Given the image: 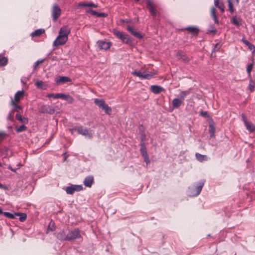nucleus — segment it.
<instances>
[{
    "label": "nucleus",
    "instance_id": "nucleus-31",
    "mask_svg": "<svg viewBox=\"0 0 255 255\" xmlns=\"http://www.w3.org/2000/svg\"><path fill=\"white\" fill-rule=\"evenodd\" d=\"M245 126L250 132H255V126L253 124L250 122L246 123Z\"/></svg>",
    "mask_w": 255,
    "mask_h": 255
},
{
    "label": "nucleus",
    "instance_id": "nucleus-41",
    "mask_svg": "<svg viewBox=\"0 0 255 255\" xmlns=\"http://www.w3.org/2000/svg\"><path fill=\"white\" fill-rule=\"evenodd\" d=\"M222 44L220 43H217L214 45V48L212 50L213 52L218 51L221 47Z\"/></svg>",
    "mask_w": 255,
    "mask_h": 255
},
{
    "label": "nucleus",
    "instance_id": "nucleus-33",
    "mask_svg": "<svg viewBox=\"0 0 255 255\" xmlns=\"http://www.w3.org/2000/svg\"><path fill=\"white\" fill-rule=\"evenodd\" d=\"M7 62V58L3 56L2 54H0V67L6 65Z\"/></svg>",
    "mask_w": 255,
    "mask_h": 255
},
{
    "label": "nucleus",
    "instance_id": "nucleus-30",
    "mask_svg": "<svg viewBox=\"0 0 255 255\" xmlns=\"http://www.w3.org/2000/svg\"><path fill=\"white\" fill-rule=\"evenodd\" d=\"M211 15L212 17L213 18L214 22L215 23L219 24V20L217 17V16L215 12V8L214 7H212L211 9Z\"/></svg>",
    "mask_w": 255,
    "mask_h": 255
},
{
    "label": "nucleus",
    "instance_id": "nucleus-5",
    "mask_svg": "<svg viewBox=\"0 0 255 255\" xmlns=\"http://www.w3.org/2000/svg\"><path fill=\"white\" fill-rule=\"evenodd\" d=\"M68 40V37H65L62 35H58L56 39L53 43V45L54 47H57L59 45L64 44Z\"/></svg>",
    "mask_w": 255,
    "mask_h": 255
},
{
    "label": "nucleus",
    "instance_id": "nucleus-45",
    "mask_svg": "<svg viewBox=\"0 0 255 255\" xmlns=\"http://www.w3.org/2000/svg\"><path fill=\"white\" fill-rule=\"evenodd\" d=\"M228 2L229 10L232 13L234 10L233 4H232V2L231 1V0H228Z\"/></svg>",
    "mask_w": 255,
    "mask_h": 255
},
{
    "label": "nucleus",
    "instance_id": "nucleus-64",
    "mask_svg": "<svg viewBox=\"0 0 255 255\" xmlns=\"http://www.w3.org/2000/svg\"><path fill=\"white\" fill-rule=\"evenodd\" d=\"M183 60L185 61H186V62H188L189 61V59H188L187 58H184Z\"/></svg>",
    "mask_w": 255,
    "mask_h": 255
},
{
    "label": "nucleus",
    "instance_id": "nucleus-57",
    "mask_svg": "<svg viewBox=\"0 0 255 255\" xmlns=\"http://www.w3.org/2000/svg\"><path fill=\"white\" fill-rule=\"evenodd\" d=\"M242 41L246 45H248L250 42H249L245 38H243L242 39Z\"/></svg>",
    "mask_w": 255,
    "mask_h": 255
},
{
    "label": "nucleus",
    "instance_id": "nucleus-29",
    "mask_svg": "<svg viewBox=\"0 0 255 255\" xmlns=\"http://www.w3.org/2000/svg\"><path fill=\"white\" fill-rule=\"evenodd\" d=\"M195 156H196V159L200 162H202L203 161H206L208 159L207 156L206 155H202L199 153H196L195 154Z\"/></svg>",
    "mask_w": 255,
    "mask_h": 255
},
{
    "label": "nucleus",
    "instance_id": "nucleus-6",
    "mask_svg": "<svg viewBox=\"0 0 255 255\" xmlns=\"http://www.w3.org/2000/svg\"><path fill=\"white\" fill-rule=\"evenodd\" d=\"M61 11L60 8L57 4L53 5L52 9V17L54 21H56L58 19L61 14Z\"/></svg>",
    "mask_w": 255,
    "mask_h": 255
},
{
    "label": "nucleus",
    "instance_id": "nucleus-13",
    "mask_svg": "<svg viewBox=\"0 0 255 255\" xmlns=\"http://www.w3.org/2000/svg\"><path fill=\"white\" fill-rule=\"evenodd\" d=\"M71 81V79L66 76H59L58 78H56L55 80V82L57 85Z\"/></svg>",
    "mask_w": 255,
    "mask_h": 255
},
{
    "label": "nucleus",
    "instance_id": "nucleus-27",
    "mask_svg": "<svg viewBox=\"0 0 255 255\" xmlns=\"http://www.w3.org/2000/svg\"><path fill=\"white\" fill-rule=\"evenodd\" d=\"M122 40L128 44H131L132 43V40L131 37L127 34H124L122 37Z\"/></svg>",
    "mask_w": 255,
    "mask_h": 255
},
{
    "label": "nucleus",
    "instance_id": "nucleus-19",
    "mask_svg": "<svg viewBox=\"0 0 255 255\" xmlns=\"http://www.w3.org/2000/svg\"><path fill=\"white\" fill-rule=\"evenodd\" d=\"M23 91H18L15 94L14 96V99H13V100H14V101H15V103H17L23 97Z\"/></svg>",
    "mask_w": 255,
    "mask_h": 255
},
{
    "label": "nucleus",
    "instance_id": "nucleus-3",
    "mask_svg": "<svg viewBox=\"0 0 255 255\" xmlns=\"http://www.w3.org/2000/svg\"><path fill=\"white\" fill-rule=\"evenodd\" d=\"M83 187L81 185H71L66 188L65 191L68 194H72L74 192L82 190Z\"/></svg>",
    "mask_w": 255,
    "mask_h": 255
},
{
    "label": "nucleus",
    "instance_id": "nucleus-39",
    "mask_svg": "<svg viewBox=\"0 0 255 255\" xmlns=\"http://www.w3.org/2000/svg\"><path fill=\"white\" fill-rule=\"evenodd\" d=\"M16 214H19V215H16V216H19V220L21 222L24 221L26 219V215L24 213H16Z\"/></svg>",
    "mask_w": 255,
    "mask_h": 255
},
{
    "label": "nucleus",
    "instance_id": "nucleus-4",
    "mask_svg": "<svg viewBox=\"0 0 255 255\" xmlns=\"http://www.w3.org/2000/svg\"><path fill=\"white\" fill-rule=\"evenodd\" d=\"M67 236L68 237L67 238V241H68L75 240L81 237L78 229H75L74 230L70 231L67 234Z\"/></svg>",
    "mask_w": 255,
    "mask_h": 255
},
{
    "label": "nucleus",
    "instance_id": "nucleus-21",
    "mask_svg": "<svg viewBox=\"0 0 255 255\" xmlns=\"http://www.w3.org/2000/svg\"><path fill=\"white\" fill-rule=\"evenodd\" d=\"M68 237L64 231H60L57 235V238L61 241H67Z\"/></svg>",
    "mask_w": 255,
    "mask_h": 255
},
{
    "label": "nucleus",
    "instance_id": "nucleus-46",
    "mask_svg": "<svg viewBox=\"0 0 255 255\" xmlns=\"http://www.w3.org/2000/svg\"><path fill=\"white\" fill-rule=\"evenodd\" d=\"M107 16V14L104 12H98L97 13V16L99 17H106Z\"/></svg>",
    "mask_w": 255,
    "mask_h": 255
},
{
    "label": "nucleus",
    "instance_id": "nucleus-28",
    "mask_svg": "<svg viewBox=\"0 0 255 255\" xmlns=\"http://www.w3.org/2000/svg\"><path fill=\"white\" fill-rule=\"evenodd\" d=\"M44 32L45 30L44 29H38L32 32L31 33V36L32 37L39 36Z\"/></svg>",
    "mask_w": 255,
    "mask_h": 255
},
{
    "label": "nucleus",
    "instance_id": "nucleus-18",
    "mask_svg": "<svg viewBox=\"0 0 255 255\" xmlns=\"http://www.w3.org/2000/svg\"><path fill=\"white\" fill-rule=\"evenodd\" d=\"M209 132L211 137H213L215 135V126L213 120H211L209 122Z\"/></svg>",
    "mask_w": 255,
    "mask_h": 255
},
{
    "label": "nucleus",
    "instance_id": "nucleus-32",
    "mask_svg": "<svg viewBox=\"0 0 255 255\" xmlns=\"http://www.w3.org/2000/svg\"><path fill=\"white\" fill-rule=\"evenodd\" d=\"M232 22L236 26H240L242 24L241 19L237 17L236 16L233 17L232 19Z\"/></svg>",
    "mask_w": 255,
    "mask_h": 255
},
{
    "label": "nucleus",
    "instance_id": "nucleus-38",
    "mask_svg": "<svg viewBox=\"0 0 255 255\" xmlns=\"http://www.w3.org/2000/svg\"><path fill=\"white\" fill-rule=\"evenodd\" d=\"M27 129V127L24 125H21L19 127H17L15 129V131L17 132H20L23 131H25Z\"/></svg>",
    "mask_w": 255,
    "mask_h": 255
},
{
    "label": "nucleus",
    "instance_id": "nucleus-25",
    "mask_svg": "<svg viewBox=\"0 0 255 255\" xmlns=\"http://www.w3.org/2000/svg\"><path fill=\"white\" fill-rule=\"evenodd\" d=\"M94 103L96 106L101 109L106 104L105 100L102 99H95Z\"/></svg>",
    "mask_w": 255,
    "mask_h": 255
},
{
    "label": "nucleus",
    "instance_id": "nucleus-35",
    "mask_svg": "<svg viewBox=\"0 0 255 255\" xmlns=\"http://www.w3.org/2000/svg\"><path fill=\"white\" fill-rule=\"evenodd\" d=\"M190 93V90L182 91L179 95L180 99L183 101L186 97Z\"/></svg>",
    "mask_w": 255,
    "mask_h": 255
},
{
    "label": "nucleus",
    "instance_id": "nucleus-48",
    "mask_svg": "<svg viewBox=\"0 0 255 255\" xmlns=\"http://www.w3.org/2000/svg\"><path fill=\"white\" fill-rule=\"evenodd\" d=\"M87 12L91 13L93 15L97 16L98 12L92 9H89L87 10Z\"/></svg>",
    "mask_w": 255,
    "mask_h": 255
},
{
    "label": "nucleus",
    "instance_id": "nucleus-44",
    "mask_svg": "<svg viewBox=\"0 0 255 255\" xmlns=\"http://www.w3.org/2000/svg\"><path fill=\"white\" fill-rule=\"evenodd\" d=\"M44 61V59H42L40 60H37L36 61L33 65V69H35L38 66V65L41 64Z\"/></svg>",
    "mask_w": 255,
    "mask_h": 255
},
{
    "label": "nucleus",
    "instance_id": "nucleus-8",
    "mask_svg": "<svg viewBox=\"0 0 255 255\" xmlns=\"http://www.w3.org/2000/svg\"><path fill=\"white\" fill-rule=\"evenodd\" d=\"M145 137V136L144 134V133L141 134V143L140 144V152L143 157L148 155L147 150H146V148L145 143L144 142Z\"/></svg>",
    "mask_w": 255,
    "mask_h": 255
},
{
    "label": "nucleus",
    "instance_id": "nucleus-36",
    "mask_svg": "<svg viewBox=\"0 0 255 255\" xmlns=\"http://www.w3.org/2000/svg\"><path fill=\"white\" fill-rule=\"evenodd\" d=\"M101 109L108 115H111L112 113L111 108L108 106L106 104H105Z\"/></svg>",
    "mask_w": 255,
    "mask_h": 255
},
{
    "label": "nucleus",
    "instance_id": "nucleus-24",
    "mask_svg": "<svg viewBox=\"0 0 255 255\" xmlns=\"http://www.w3.org/2000/svg\"><path fill=\"white\" fill-rule=\"evenodd\" d=\"M11 105L13 107L12 111L18 112L19 110H22L21 106L18 105L17 103H15L12 99L11 100Z\"/></svg>",
    "mask_w": 255,
    "mask_h": 255
},
{
    "label": "nucleus",
    "instance_id": "nucleus-26",
    "mask_svg": "<svg viewBox=\"0 0 255 255\" xmlns=\"http://www.w3.org/2000/svg\"><path fill=\"white\" fill-rule=\"evenodd\" d=\"M63 93H58V94H48L46 95V97L50 98H52L53 99H58L60 98L63 99Z\"/></svg>",
    "mask_w": 255,
    "mask_h": 255
},
{
    "label": "nucleus",
    "instance_id": "nucleus-62",
    "mask_svg": "<svg viewBox=\"0 0 255 255\" xmlns=\"http://www.w3.org/2000/svg\"><path fill=\"white\" fill-rule=\"evenodd\" d=\"M55 229V228L53 227V228H50V225H49V226H48V230H50V231H52L53 230H54Z\"/></svg>",
    "mask_w": 255,
    "mask_h": 255
},
{
    "label": "nucleus",
    "instance_id": "nucleus-7",
    "mask_svg": "<svg viewBox=\"0 0 255 255\" xmlns=\"http://www.w3.org/2000/svg\"><path fill=\"white\" fill-rule=\"evenodd\" d=\"M146 2L147 8L148 9L153 18H154L157 15V11L155 9L154 3L152 2L150 0H146Z\"/></svg>",
    "mask_w": 255,
    "mask_h": 255
},
{
    "label": "nucleus",
    "instance_id": "nucleus-20",
    "mask_svg": "<svg viewBox=\"0 0 255 255\" xmlns=\"http://www.w3.org/2000/svg\"><path fill=\"white\" fill-rule=\"evenodd\" d=\"M35 85L37 89L41 90H46L47 88V84H45L42 81H37L35 83Z\"/></svg>",
    "mask_w": 255,
    "mask_h": 255
},
{
    "label": "nucleus",
    "instance_id": "nucleus-34",
    "mask_svg": "<svg viewBox=\"0 0 255 255\" xmlns=\"http://www.w3.org/2000/svg\"><path fill=\"white\" fill-rule=\"evenodd\" d=\"M2 214L7 218L13 219L15 218L16 215H19V214H16V213H14V214L10 213L9 212H3Z\"/></svg>",
    "mask_w": 255,
    "mask_h": 255
},
{
    "label": "nucleus",
    "instance_id": "nucleus-56",
    "mask_svg": "<svg viewBox=\"0 0 255 255\" xmlns=\"http://www.w3.org/2000/svg\"><path fill=\"white\" fill-rule=\"evenodd\" d=\"M214 4L216 7H218L220 4L219 0H214Z\"/></svg>",
    "mask_w": 255,
    "mask_h": 255
},
{
    "label": "nucleus",
    "instance_id": "nucleus-37",
    "mask_svg": "<svg viewBox=\"0 0 255 255\" xmlns=\"http://www.w3.org/2000/svg\"><path fill=\"white\" fill-rule=\"evenodd\" d=\"M63 99L66 100L69 103H72L74 101V99L72 97L69 95H66L64 94L63 95Z\"/></svg>",
    "mask_w": 255,
    "mask_h": 255
},
{
    "label": "nucleus",
    "instance_id": "nucleus-60",
    "mask_svg": "<svg viewBox=\"0 0 255 255\" xmlns=\"http://www.w3.org/2000/svg\"><path fill=\"white\" fill-rule=\"evenodd\" d=\"M0 189H5L6 188V187H5V185L0 183Z\"/></svg>",
    "mask_w": 255,
    "mask_h": 255
},
{
    "label": "nucleus",
    "instance_id": "nucleus-16",
    "mask_svg": "<svg viewBox=\"0 0 255 255\" xmlns=\"http://www.w3.org/2000/svg\"><path fill=\"white\" fill-rule=\"evenodd\" d=\"M70 33V29L67 26L62 27L59 32V35L65 37H68V35Z\"/></svg>",
    "mask_w": 255,
    "mask_h": 255
},
{
    "label": "nucleus",
    "instance_id": "nucleus-54",
    "mask_svg": "<svg viewBox=\"0 0 255 255\" xmlns=\"http://www.w3.org/2000/svg\"><path fill=\"white\" fill-rule=\"evenodd\" d=\"M242 120L243 121H244V124L245 125L246 124V123H247L248 122L247 121V118H246V117L245 116V115L243 114L242 115Z\"/></svg>",
    "mask_w": 255,
    "mask_h": 255
},
{
    "label": "nucleus",
    "instance_id": "nucleus-43",
    "mask_svg": "<svg viewBox=\"0 0 255 255\" xmlns=\"http://www.w3.org/2000/svg\"><path fill=\"white\" fill-rule=\"evenodd\" d=\"M253 67V63L249 64L247 67V72L249 75L251 74V72Z\"/></svg>",
    "mask_w": 255,
    "mask_h": 255
},
{
    "label": "nucleus",
    "instance_id": "nucleus-11",
    "mask_svg": "<svg viewBox=\"0 0 255 255\" xmlns=\"http://www.w3.org/2000/svg\"><path fill=\"white\" fill-rule=\"evenodd\" d=\"M77 132L79 134L83 135H87L89 138H91L92 137V133L89 132L87 128H83L82 127H79L77 128Z\"/></svg>",
    "mask_w": 255,
    "mask_h": 255
},
{
    "label": "nucleus",
    "instance_id": "nucleus-51",
    "mask_svg": "<svg viewBox=\"0 0 255 255\" xmlns=\"http://www.w3.org/2000/svg\"><path fill=\"white\" fill-rule=\"evenodd\" d=\"M218 7L220 9L221 12H223L224 11V6L222 3H221Z\"/></svg>",
    "mask_w": 255,
    "mask_h": 255
},
{
    "label": "nucleus",
    "instance_id": "nucleus-23",
    "mask_svg": "<svg viewBox=\"0 0 255 255\" xmlns=\"http://www.w3.org/2000/svg\"><path fill=\"white\" fill-rule=\"evenodd\" d=\"M15 118L16 120L23 124H27L28 123V119L27 118L22 117L18 113L16 114Z\"/></svg>",
    "mask_w": 255,
    "mask_h": 255
},
{
    "label": "nucleus",
    "instance_id": "nucleus-47",
    "mask_svg": "<svg viewBox=\"0 0 255 255\" xmlns=\"http://www.w3.org/2000/svg\"><path fill=\"white\" fill-rule=\"evenodd\" d=\"M78 7H88V3L85 2H80L78 5Z\"/></svg>",
    "mask_w": 255,
    "mask_h": 255
},
{
    "label": "nucleus",
    "instance_id": "nucleus-58",
    "mask_svg": "<svg viewBox=\"0 0 255 255\" xmlns=\"http://www.w3.org/2000/svg\"><path fill=\"white\" fill-rule=\"evenodd\" d=\"M69 130L71 132V134H74V132L76 130L77 131V128H70L69 129Z\"/></svg>",
    "mask_w": 255,
    "mask_h": 255
},
{
    "label": "nucleus",
    "instance_id": "nucleus-9",
    "mask_svg": "<svg viewBox=\"0 0 255 255\" xmlns=\"http://www.w3.org/2000/svg\"><path fill=\"white\" fill-rule=\"evenodd\" d=\"M39 111L41 113H48L50 114H53L55 112V110L49 106L43 105L40 107Z\"/></svg>",
    "mask_w": 255,
    "mask_h": 255
},
{
    "label": "nucleus",
    "instance_id": "nucleus-61",
    "mask_svg": "<svg viewBox=\"0 0 255 255\" xmlns=\"http://www.w3.org/2000/svg\"><path fill=\"white\" fill-rule=\"evenodd\" d=\"M5 135L4 132H0V139Z\"/></svg>",
    "mask_w": 255,
    "mask_h": 255
},
{
    "label": "nucleus",
    "instance_id": "nucleus-55",
    "mask_svg": "<svg viewBox=\"0 0 255 255\" xmlns=\"http://www.w3.org/2000/svg\"><path fill=\"white\" fill-rule=\"evenodd\" d=\"M88 7H97V4H95V3H94L89 2V3H88Z\"/></svg>",
    "mask_w": 255,
    "mask_h": 255
},
{
    "label": "nucleus",
    "instance_id": "nucleus-14",
    "mask_svg": "<svg viewBox=\"0 0 255 255\" xmlns=\"http://www.w3.org/2000/svg\"><path fill=\"white\" fill-rule=\"evenodd\" d=\"M94 183V177L91 175L86 177L83 181L84 185L87 187H91Z\"/></svg>",
    "mask_w": 255,
    "mask_h": 255
},
{
    "label": "nucleus",
    "instance_id": "nucleus-1",
    "mask_svg": "<svg viewBox=\"0 0 255 255\" xmlns=\"http://www.w3.org/2000/svg\"><path fill=\"white\" fill-rule=\"evenodd\" d=\"M205 182V180H202L199 182L195 188H190L189 192L190 196H196L199 195L204 185Z\"/></svg>",
    "mask_w": 255,
    "mask_h": 255
},
{
    "label": "nucleus",
    "instance_id": "nucleus-2",
    "mask_svg": "<svg viewBox=\"0 0 255 255\" xmlns=\"http://www.w3.org/2000/svg\"><path fill=\"white\" fill-rule=\"evenodd\" d=\"M133 76H137L142 79H150L152 78L153 74L151 72L146 73L145 72H141L140 71H134L131 73Z\"/></svg>",
    "mask_w": 255,
    "mask_h": 255
},
{
    "label": "nucleus",
    "instance_id": "nucleus-52",
    "mask_svg": "<svg viewBox=\"0 0 255 255\" xmlns=\"http://www.w3.org/2000/svg\"><path fill=\"white\" fill-rule=\"evenodd\" d=\"M143 157L144 158V161L146 162L147 164H148L150 162L148 155H146L145 156H143Z\"/></svg>",
    "mask_w": 255,
    "mask_h": 255
},
{
    "label": "nucleus",
    "instance_id": "nucleus-40",
    "mask_svg": "<svg viewBox=\"0 0 255 255\" xmlns=\"http://www.w3.org/2000/svg\"><path fill=\"white\" fill-rule=\"evenodd\" d=\"M114 33L121 40L122 39V37L124 34L123 32L116 29L114 30Z\"/></svg>",
    "mask_w": 255,
    "mask_h": 255
},
{
    "label": "nucleus",
    "instance_id": "nucleus-59",
    "mask_svg": "<svg viewBox=\"0 0 255 255\" xmlns=\"http://www.w3.org/2000/svg\"><path fill=\"white\" fill-rule=\"evenodd\" d=\"M209 32L210 33H215L216 32V30L215 28H212V29H211V30H208Z\"/></svg>",
    "mask_w": 255,
    "mask_h": 255
},
{
    "label": "nucleus",
    "instance_id": "nucleus-22",
    "mask_svg": "<svg viewBox=\"0 0 255 255\" xmlns=\"http://www.w3.org/2000/svg\"><path fill=\"white\" fill-rule=\"evenodd\" d=\"M182 101L179 98H175L172 101V107L173 109H177L181 105Z\"/></svg>",
    "mask_w": 255,
    "mask_h": 255
},
{
    "label": "nucleus",
    "instance_id": "nucleus-17",
    "mask_svg": "<svg viewBox=\"0 0 255 255\" xmlns=\"http://www.w3.org/2000/svg\"><path fill=\"white\" fill-rule=\"evenodd\" d=\"M184 29L187 30L189 32L192 33L193 35L195 36L197 35L199 33L198 29L194 26H188L185 27Z\"/></svg>",
    "mask_w": 255,
    "mask_h": 255
},
{
    "label": "nucleus",
    "instance_id": "nucleus-53",
    "mask_svg": "<svg viewBox=\"0 0 255 255\" xmlns=\"http://www.w3.org/2000/svg\"><path fill=\"white\" fill-rule=\"evenodd\" d=\"M12 113H13L12 111H11V112H9V113H8V115L7 116V120H12Z\"/></svg>",
    "mask_w": 255,
    "mask_h": 255
},
{
    "label": "nucleus",
    "instance_id": "nucleus-15",
    "mask_svg": "<svg viewBox=\"0 0 255 255\" xmlns=\"http://www.w3.org/2000/svg\"><path fill=\"white\" fill-rule=\"evenodd\" d=\"M150 90L151 92L155 94H158L162 92L165 91L163 88L157 85H152L150 87Z\"/></svg>",
    "mask_w": 255,
    "mask_h": 255
},
{
    "label": "nucleus",
    "instance_id": "nucleus-50",
    "mask_svg": "<svg viewBox=\"0 0 255 255\" xmlns=\"http://www.w3.org/2000/svg\"><path fill=\"white\" fill-rule=\"evenodd\" d=\"M247 46H248L249 48L251 50H253L254 51L255 50V47L254 46V45H253L252 43H250L248 45H247Z\"/></svg>",
    "mask_w": 255,
    "mask_h": 255
},
{
    "label": "nucleus",
    "instance_id": "nucleus-12",
    "mask_svg": "<svg viewBox=\"0 0 255 255\" xmlns=\"http://www.w3.org/2000/svg\"><path fill=\"white\" fill-rule=\"evenodd\" d=\"M128 30L134 37L138 39H141L143 38V35L138 31H135L133 28L130 25H128L127 27Z\"/></svg>",
    "mask_w": 255,
    "mask_h": 255
},
{
    "label": "nucleus",
    "instance_id": "nucleus-10",
    "mask_svg": "<svg viewBox=\"0 0 255 255\" xmlns=\"http://www.w3.org/2000/svg\"><path fill=\"white\" fill-rule=\"evenodd\" d=\"M97 43L100 49H103L105 50L109 49L112 45L111 42H106L103 40L98 41Z\"/></svg>",
    "mask_w": 255,
    "mask_h": 255
},
{
    "label": "nucleus",
    "instance_id": "nucleus-42",
    "mask_svg": "<svg viewBox=\"0 0 255 255\" xmlns=\"http://www.w3.org/2000/svg\"><path fill=\"white\" fill-rule=\"evenodd\" d=\"M200 115L203 117H206L208 118H210V116L209 115L207 111H200Z\"/></svg>",
    "mask_w": 255,
    "mask_h": 255
},
{
    "label": "nucleus",
    "instance_id": "nucleus-63",
    "mask_svg": "<svg viewBox=\"0 0 255 255\" xmlns=\"http://www.w3.org/2000/svg\"><path fill=\"white\" fill-rule=\"evenodd\" d=\"M129 20L128 19H123L122 20V22H126V23H128L129 22Z\"/></svg>",
    "mask_w": 255,
    "mask_h": 255
},
{
    "label": "nucleus",
    "instance_id": "nucleus-49",
    "mask_svg": "<svg viewBox=\"0 0 255 255\" xmlns=\"http://www.w3.org/2000/svg\"><path fill=\"white\" fill-rule=\"evenodd\" d=\"M252 81H251L249 84V88L251 91L253 92L255 90V86L254 84H252Z\"/></svg>",
    "mask_w": 255,
    "mask_h": 255
}]
</instances>
